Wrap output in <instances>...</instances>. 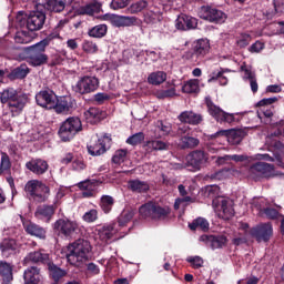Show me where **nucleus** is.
I'll use <instances>...</instances> for the list:
<instances>
[{"instance_id": "c9c22d12", "label": "nucleus", "mask_w": 284, "mask_h": 284, "mask_svg": "<svg viewBox=\"0 0 284 284\" xmlns=\"http://www.w3.org/2000/svg\"><path fill=\"white\" fill-rule=\"evenodd\" d=\"M182 92L185 94H199L201 92V88L199 87V80L193 79L189 80L182 87Z\"/></svg>"}, {"instance_id": "a878e982", "label": "nucleus", "mask_w": 284, "mask_h": 284, "mask_svg": "<svg viewBox=\"0 0 284 284\" xmlns=\"http://www.w3.org/2000/svg\"><path fill=\"white\" fill-rule=\"evenodd\" d=\"M24 265H30V263H50V255L43 251H33L27 254L23 260Z\"/></svg>"}, {"instance_id": "603ef678", "label": "nucleus", "mask_w": 284, "mask_h": 284, "mask_svg": "<svg viewBox=\"0 0 284 284\" xmlns=\"http://www.w3.org/2000/svg\"><path fill=\"white\" fill-rule=\"evenodd\" d=\"M190 203H194V199L191 196L179 197L174 202V210H180V207H187Z\"/></svg>"}, {"instance_id": "f8f14e48", "label": "nucleus", "mask_w": 284, "mask_h": 284, "mask_svg": "<svg viewBox=\"0 0 284 284\" xmlns=\"http://www.w3.org/2000/svg\"><path fill=\"white\" fill-rule=\"evenodd\" d=\"M210 54V40L200 39L193 43V51H186L184 59H205Z\"/></svg>"}, {"instance_id": "f704fd0d", "label": "nucleus", "mask_w": 284, "mask_h": 284, "mask_svg": "<svg viewBox=\"0 0 284 284\" xmlns=\"http://www.w3.org/2000/svg\"><path fill=\"white\" fill-rule=\"evenodd\" d=\"M48 270H49L50 276L53 278V281H55V283L61 281V278H63V276H65V274H68V272H65V270H62L61 267H59L50 262L48 263Z\"/></svg>"}, {"instance_id": "f257e3e1", "label": "nucleus", "mask_w": 284, "mask_h": 284, "mask_svg": "<svg viewBox=\"0 0 284 284\" xmlns=\"http://www.w3.org/2000/svg\"><path fill=\"white\" fill-rule=\"evenodd\" d=\"M92 256L90 241L79 239L67 246V260L73 267H83Z\"/></svg>"}, {"instance_id": "72a5a7b5", "label": "nucleus", "mask_w": 284, "mask_h": 284, "mask_svg": "<svg viewBox=\"0 0 284 284\" xmlns=\"http://www.w3.org/2000/svg\"><path fill=\"white\" fill-rule=\"evenodd\" d=\"M100 207L104 214H110L114 207V197L112 195H102L100 199Z\"/></svg>"}, {"instance_id": "c03bdc74", "label": "nucleus", "mask_w": 284, "mask_h": 284, "mask_svg": "<svg viewBox=\"0 0 284 284\" xmlns=\"http://www.w3.org/2000/svg\"><path fill=\"white\" fill-rule=\"evenodd\" d=\"M132 219H134V210H124L118 217V223L120 227H124V225H128Z\"/></svg>"}, {"instance_id": "8fccbe9b", "label": "nucleus", "mask_w": 284, "mask_h": 284, "mask_svg": "<svg viewBox=\"0 0 284 284\" xmlns=\"http://www.w3.org/2000/svg\"><path fill=\"white\" fill-rule=\"evenodd\" d=\"M145 8H148V1L140 0L138 2L132 3L129 7V12L131 14H139V12H143V10H145Z\"/></svg>"}, {"instance_id": "338daca9", "label": "nucleus", "mask_w": 284, "mask_h": 284, "mask_svg": "<svg viewBox=\"0 0 284 284\" xmlns=\"http://www.w3.org/2000/svg\"><path fill=\"white\" fill-rule=\"evenodd\" d=\"M264 214L265 216H267V219H271V220L278 219V211L276 209L266 207L264 210Z\"/></svg>"}, {"instance_id": "13d9d810", "label": "nucleus", "mask_w": 284, "mask_h": 284, "mask_svg": "<svg viewBox=\"0 0 284 284\" xmlns=\"http://www.w3.org/2000/svg\"><path fill=\"white\" fill-rule=\"evenodd\" d=\"M158 130H160L161 136H168V134L172 132V124L163 123V121H161L158 125Z\"/></svg>"}, {"instance_id": "5701e85b", "label": "nucleus", "mask_w": 284, "mask_h": 284, "mask_svg": "<svg viewBox=\"0 0 284 284\" xmlns=\"http://www.w3.org/2000/svg\"><path fill=\"white\" fill-rule=\"evenodd\" d=\"M54 212H57V209L54 205H39L34 212L36 219L38 221H43V223H50L52 221V216H54Z\"/></svg>"}, {"instance_id": "a18cd8bd", "label": "nucleus", "mask_w": 284, "mask_h": 284, "mask_svg": "<svg viewBox=\"0 0 284 284\" xmlns=\"http://www.w3.org/2000/svg\"><path fill=\"white\" fill-rule=\"evenodd\" d=\"M145 148L149 152H152L153 150L155 151L168 150V143L161 140H152L146 142Z\"/></svg>"}, {"instance_id": "bf43d9fd", "label": "nucleus", "mask_w": 284, "mask_h": 284, "mask_svg": "<svg viewBox=\"0 0 284 284\" xmlns=\"http://www.w3.org/2000/svg\"><path fill=\"white\" fill-rule=\"evenodd\" d=\"M236 43L240 48H247V44L252 43V37L250 34H242Z\"/></svg>"}, {"instance_id": "412c9836", "label": "nucleus", "mask_w": 284, "mask_h": 284, "mask_svg": "<svg viewBox=\"0 0 284 284\" xmlns=\"http://www.w3.org/2000/svg\"><path fill=\"white\" fill-rule=\"evenodd\" d=\"M199 27V20L192 16L181 14L175 20L176 30H196Z\"/></svg>"}, {"instance_id": "b1692460", "label": "nucleus", "mask_w": 284, "mask_h": 284, "mask_svg": "<svg viewBox=\"0 0 284 284\" xmlns=\"http://www.w3.org/2000/svg\"><path fill=\"white\" fill-rule=\"evenodd\" d=\"M24 284H43V276L41 270L37 266L28 267L23 273Z\"/></svg>"}, {"instance_id": "e2e57ef3", "label": "nucleus", "mask_w": 284, "mask_h": 284, "mask_svg": "<svg viewBox=\"0 0 284 284\" xmlns=\"http://www.w3.org/2000/svg\"><path fill=\"white\" fill-rule=\"evenodd\" d=\"M112 10H122V8L128 7V1L125 0H112L110 3Z\"/></svg>"}, {"instance_id": "cd10ccee", "label": "nucleus", "mask_w": 284, "mask_h": 284, "mask_svg": "<svg viewBox=\"0 0 284 284\" xmlns=\"http://www.w3.org/2000/svg\"><path fill=\"white\" fill-rule=\"evenodd\" d=\"M178 119L179 121H181V123H189V125H199V123L203 121V115L197 114L193 111H183L182 113H180Z\"/></svg>"}, {"instance_id": "680f3d73", "label": "nucleus", "mask_w": 284, "mask_h": 284, "mask_svg": "<svg viewBox=\"0 0 284 284\" xmlns=\"http://www.w3.org/2000/svg\"><path fill=\"white\" fill-rule=\"evenodd\" d=\"M257 116L258 119L263 120L264 118L265 119H272V116H274V112L272 111V109H260L257 111Z\"/></svg>"}, {"instance_id": "9b49d317", "label": "nucleus", "mask_w": 284, "mask_h": 284, "mask_svg": "<svg viewBox=\"0 0 284 284\" xmlns=\"http://www.w3.org/2000/svg\"><path fill=\"white\" fill-rule=\"evenodd\" d=\"M212 205L215 212H219L217 214L220 219H223L224 221H230V219L234 216V206L231 200H227L225 197H215L212 202Z\"/></svg>"}, {"instance_id": "0eeeda50", "label": "nucleus", "mask_w": 284, "mask_h": 284, "mask_svg": "<svg viewBox=\"0 0 284 284\" xmlns=\"http://www.w3.org/2000/svg\"><path fill=\"white\" fill-rule=\"evenodd\" d=\"M142 219H152V221H163L170 215V207H163L154 202H148L139 210Z\"/></svg>"}, {"instance_id": "7ed1b4c3", "label": "nucleus", "mask_w": 284, "mask_h": 284, "mask_svg": "<svg viewBox=\"0 0 284 284\" xmlns=\"http://www.w3.org/2000/svg\"><path fill=\"white\" fill-rule=\"evenodd\" d=\"M48 45H50V40L43 39L36 44L24 48L29 65L39 68L48 63V54H45V48Z\"/></svg>"}, {"instance_id": "20e7f679", "label": "nucleus", "mask_w": 284, "mask_h": 284, "mask_svg": "<svg viewBox=\"0 0 284 284\" xmlns=\"http://www.w3.org/2000/svg\"><path fill=\"white\" fill-rule=\"evenodd\" d=\"M220 136H225V139L231 143V145H239L241 141H243V138L245 136V133L241 130H220L215 132L214 134H211L207 136L209 143L206 144L207 151L212 152V154L219 152V148L214 146V142L216 139H220Z\"/></svg>"}, {"instance_id": "49530a36", "label": "nucleus", "mask_w": 284, "mask_h": 284, "mask_svg": "<svg viewBox=\"0 0 284 284\" xmlns=\"http://www.w3.org/2000/svg\"><path fill=\"white\" fill-rule=\"evenodd\" d=\"M128 159V150L125 149H120L116 150L112 156V163L115 165H121V163H125Z\"/></svg>"}, {"instance_id": "c756f323", "label": "nucleus", "mask_w": 284, "mask_h": 284, "mask_svg": "<svg viewBox=\"0 0 284 284\" xmlns=\"http://www.w3.org/2000/svg\"><path fill=\"white\" fill-rule=\"evenodd\" d=\"M23 227L27 234H30V236H37L38 239L45 237V229L41 227L39 224H34L33 222H24Z\"/></svg>"}, {"instance_id": "de8ad7c7", "label": "nucleus", "mask_w": 284, "mask_h": 284, "mask_svg": "<svg viewBox=\"0 0 284 284\" xmlns=\"http://www.w3.org/2000/svg\"><path fill=\"white\" fill-rule=\"evenodd\" d=\"M32 39L29 31H17L14 36L16 43H32Z\"/></svg>"}, {"instance_id": "4468645a", "label": "nucleus", "mask_w": 284, "mask_h": 284, "mask_svg": "<svg viewBox=\"0 0 284 284\" xmlns=\"http://www.w3.org/2000/svg\"><path fill=\"white\" fill-rule=\"evenodd\" d=\"M53 230L63 236H72L79 232V223L68 219H59L54 222Z\"/></svg>"}, {"instance_id": "423d86ee", "label": "nucleus", "mask_w": 284, "mask_h": 284, "mask_svg": "<svg viewBox=\"0 0 284 284\" xmlns=\"http://www.w3.org/2000/svg\"><path fill=\"white\" fill-rule=\"evenodd\" d=\"M83 130V124H81V119L79 118H68L62 124L60 125V129L58 131V134L64 143H68V141H72L79 132Z\"/></svg>"}, {"instance_id": "6ab92c4d", "label": "nucleus", "mask_w": 284, "mask_h": 284, "mask_svg": "<svg viewBox=\"0 0 284 284\" xmlns=\"http://www.w3.org/2000/svg\"><path fill=\"white\" fill-rule=\"evenodd\" d=\"M207 159L209 158L205 152L200 150L193 151L186 156V168H192L193 170H201Z\"/></svg>"}, {"instance_id": "4c0bfd02", "label": "nucleus", "mask_w": 284, "mask_h": 284, "mask_svg": "<svg viewBox=\"0 0 284 284\" xmlns=\"http://www.w3.org/2000/svg\"><path fill=\"white\" fill-rule=\"evenodd\" d=\"M0 274L3 276V283L12 281V265L8 262L0 261Z\"/></svg>"}, {"instance_id": "7c9ffc66", "label": "nucleus", "mask_w": 284, "mask_h": 284, "mask_svg": "<svg viewBox=\"0 0 284 284\" xmlns=\"http://www.w3.org/2000/svg\"><path fill=\"white\" fill-rule=\"evenodd\" d=\"M128 187L129 190H131V192H135L136 194H143L144 192H148L150 190V184L145 181L136 179L130 180L128 182Z\"/></svg>"}, {"instance_id": "5fc2aeb1", "label": "nucleus", "mask_w": 284, "mask_h": 284, "mask_svg": "<svg viewBox=\"0 0 284 284\" xmlns=\"http://www.w3.org/2000/svg\"><path fill=\"white\" fill-rule=\"evenodd\" d=\"M98 219H99V211H97V209H92L85 212L82 216V220L85 223H94V221H97Z\"/></svg>"}, {"instance_id": "3c124183", "label": "nucleus", "mask_w": 284, "mask_h": 284, "mask_svg": "<svg viewBox=\"0 0 284 284\" xmlns=\"http://www.w3.org/2000/svg\"><path fill=\"white\" fill-rule=\"evenodd\" d=\"M145 141V134L143 132L135 133L126 139L129 145H139Z\"/></svg>"}, {"instance_id": "ea45409f", "label": "nucleus", "mask_w": 284, "mask_h": 284, "mask_svg": "<svg viewBox=\"0 0 284 284\" xmlns=\"http://www.w3.org/2000/svg\"><path fill=\"white\" fill-rule=\"evenodd\" d=\"M190 230H202V232H207L210 230V222L204 217H197L189 224Z\"/></svg>"}, {"instance_id": "f03ea898", "label": "nucleus", "mask_w": 284, "mask_h": 284, "mask_svg": "<svg viewBox=\"0 0 284 284\" xmlns=\"http://www.w3.org/2000/svg\"><path fill=\"white\" fill-rule=\"evenodd\" d=\"M0 102L8 105L12 116H19L28 103V95L19 94L14 88H8L0 93Z\"/></svg>"}, {"instance_id": "79ce46f5", "label": "nucleus", "mask_w": 284, "mask_h": 284, "mask_svg": "<svg viewBox=\"0 0 284 284\" xmlns=\"http://www.w3.org/2000/svg\"><path fill=\"white\" fill-rule=\"evenodd\" d=\"M108 34V26L99 24L89 30V37H93V39H101Z\"/></svg>"}, {"instance_id": "052dcab7", "label": "nucleus", "mask_w": 284, "mask_h": 284, "mask_svg": "<svg viewBox=\"0 0 284 284\" xmlns=\"http://www.w3.org/2000/svg\"><path fill=\"white\" fill-rule=\"evenodd\" d=\"M241 70L244 72V79H247L248 81L256 79V73H254L247 65H242Z\"/></svg>"}, {"instance_id": "774afa93", "label": "nucleus", "mask_w": 284, "mask_h": 284, "mask_svg": "<svg viewBox=\"0 0 284 284\" xmlns=\"http://www.w3.org/2000/svg\"><path fill=\"white\" fill-rule=\"evenodd\" d=\"M110 99V95L108 93H97L94 95V101L98 102L99 105L105 103Z\"/></svg>"}, {"instance_id": "a211bd4d", "label": "nucleus", "mask_w": 284, "mask_h": 284, "mask_svg": "<svg viewBox=\"0 0 284 284\" xmlns=\"http://www.w3.org/2000/svg\"><path fill=\"white\" fill-rule=\"evenodd\" d=\"M45 24V13L43 11H33L27 18V28L30 32H37V30H41Z\"/></svg>"}, {"instance_id": "bb28decb", "label": "nucleus", "mask_w": 284, "mask_h": 284, "mask_svg": "<svg viewBox=\"0 0 284 284\" xmlns=\"http://www.w3.org/2000/svg\"><path fill=\"white\" fill-rule=\"evenodd\" d=\"M73 105L74 102L70 97L55 98V105L53 110L57 112V114H63L65 112H70Z\"/></svg>"}, {"instance_id": "58836bf2", "label": "nucleus", "mask_w": 284, "mask_h": 284, "mask_svg": "<svg viewBox=\"0 0 284 284\" xmlns=\"http://www.w3.org/2000/svg\"><path fill=\"white\" fill-rule=\"evenodd\" d=\"M0 250L4 256L12 254L17 250V241L3 240L0 244Z\"/></svg>"}, {"instance_id": "aec40b11", "label": "nucleus", "mask_w": 284, "mask_h": 284, "mask_svg": "<svg viewBox=\"0 0 284 284\" xmlns=\"http://www.w3.org/2000/svg\"><path fill=\"white\" fill-rule=\"evenodd\" d=\"M200 241L212 250H221L227 245V236L225 235H202Z\"/></svg>"}, {"instance_id": "f3484780", "label": "nucleus", "mask_w": 284, "mask_h": 284, "mask_svg": "<svg viewBox=\"0 0 284 284\" xmlns=\"http://www.w3.org/2000/svg\"><path fill=\"white\" fill-rule=\"evenodd\" d=\"M37 10H48L49 12H63L65 0H34Z\"/></svg>"}, {"instance_id": "69168bd1", "label": "nucleus", "mask_w": 284, "mask_h": 284, "mask_svg": "<svg viewBox=\"0 0 284 284\" xmlns=\"http://www.w3.org/2000/svg\"><path fill=\"white\" fill-rule=\"evenodd\" d=\"M85 162L81 159H75L72 162V169L75 170L77 172H81V170H85Z\"/></svg>"}, {"instance_id": "37998d69", "label": "nucleus", "mask_w": 284, "mask_h": 284, "mask_svg": "<svg viewBox=\"0 0 284 284\" xmlns=\"http://www.w3.org/2000/svg\"><path fill=\"white\" fill-rule=\"evenodd\" d=\"M199 143L201 142L196 138L183 136L181 139L180 145L182 150H192L193 148H197Z\"/></svg>"}, {"instance_id": "ddd939ff", "label": "nucleus", "mask_w": 284, "mask_h": 284, "mask_svg": "<svg viewBox=\"0 0 284 284\" xmlns=\"http://www.w3.org/2000/svg\"><path fill=\"white\" fill-rule=\"evenodd\" d=\"M199 14L201 19L210 21V23H225V19H227L225 12L212 7H201Z\"/></svg>"}, {"instance_id": "4d7b16f0", "label": "nucleus", "mask_w": 284, "mask_h": 284, "mask_svg": "<svg viewBox=\"0 0 284 284\" xmlns=\"http://www.w3.org/2000/svg\"><path fill=\"white\" fill-rule=\"evenodd\" d=\"M186 261L187 263H191L194 270H199L203 265V258L201 256H190Z\"/></svg>"}, {"instance_id": "6e6d98bb", "label": "nucleus", "mask_w": 284, "mask_h": 284, "mask_svg": "<svg viewBox=\"0 0 284 284\" xmlns=\"http://www.w3.org/2000/svg\"><path fill=\"white\" fill-rule=\"evenodd\" d=\"M156 97L159 99H172V97H176V89L160 90L156 92Z\"/></svg>"}, {"instance_id": "4be33fe9", "label": "nucleus", "mask_w": 284, "mask_h": 284, "mask_svg": "<svg viewBox=\"0 0 284 284\" xmlns=\"http://www.w3.org/2000/svg\"><path fill=\"white\" fill-rule=\"evenodd\" d=\"M112 142V139L109 136H103L98 139L94 144L88 146V152L91 156H101V154H105L108 151V145Z\"/></svg>"}, {"instance_id": "473e14b6", "label": "nucleus", "mask_w": 284, "mask_h": 284, "mask_svg": "<svg viewBox=\"0 0 284 284\" xmlns=\"http://www.w3.org/2000/svg\"><path fill=\"white\" fill-rule=\"evenodd\" d=\"M114 234H116V229H114V224L104 225L99 230V236L101 241H104V243H108V241H110V239H112Z\"/></svg>"}, {"instance_id": "c85d7f7f", "label": "nucleus", "mask_w": 284, "mask_h": 284, "mask_svg": "<svg viewBox=\"0 0 284 284\" xmlns=\"http://www.w3.org/2000/svg\"><path fill=\"white\" fill-rule=\"evenodd\" d=\"M111 23L114 28H130L136 23V18L128 16H112Z\"/></svg>"}, {"instance_id": "2f4dec72", "label": "nucleus", "mask_w": 284, "mask_h": 284, "mask_svg": "<svg viewBox=\"0 0 284 284\" xmlns=\"http://www.w3.org/2000/svg\"><path fill=\"white\" fill-rule=\"evenodd\" d=\"M166 80H168V73L163 71L152 72L148 77V83H150V85H161V83H165Z\"/></svg>"}, {"instance_id": "9d476101", "label": "nucleus", "mask_w": 284, "mask_h": 284, "mask_svg": "<svg viewBox=\"0 0 284 284\" xmlns=\"http://www.w3.org/2000/svg\"><path fill=\"white\" fill-rule=\"evenodd\" d=\"M97 90H99V78L92 75L80 78L75 85H73V91L77 94H91V92H97Z\"/></svg>"}, {"instance_id": "0e129e2a", "label": "nucleus", "mask_w": 284, "mask_h": 284, "mask_svg": "<svg viewBox=\"0 0 284 284\" xmlns=\"http://www.w3.org/2000/svg\"><path fill=\"white\" fill-rule=\"evenodd\" d=\"M97 10L98 8L95 4H87L81 8V14H89L90 17H92V14L97 12Z\"/></svg>"}, {"instance_id": "2eb2a0df", "label": "nucleus", "mask_w": 284, "mask_h": 284, "mask_svg": "<svg viewBox=\"0 0 284 284\" xmlns=\"http://www.w3.org/2000/svg\"><path fill=\"white\" fill-rule=\"evenodd\" d=\"M274 234V229L272 223H263L251 230V236L257 241V243H267L272 235Z\"/></svg>"}, {"instance_id": "6e6552de", "label": "nucleus", "mask_w": 284, "mask_h": 284, "mask_svg": "<svg viewBox=\"0 0 284 284\" xmlns=\"http://www.w3.org/2000/svg\"><path fill=\"white\" fill-rule=\"evenodd\" d=\"M275 174L274 164L267 162H257L248 168L247 176L253 181H261V179H272Z\"/></svg>"}, {"instance_id": "39448f33", "label": "nucleus", "mask_w": 284, "mask_h": 284, "mask_svg": "<svg viewBox=\"0 0 284 284\" xmlns=\"http://www.w3.org/2000/svg\"><path fill=\"white\" fill-rule=\"evenodd\" d=\"M24 192L37 203H45L50 199V186L40 180H30L24 185Z\"/></svg>"}, {"instance_id": "864d4df0", "label": "nucleus", "mask_w": 284, "mask_h": 284, "mask_svg": "<svg viewBox=\"0 0 284 284\" xmlns=\"http://www.w3.org/2000/svg\"><path fill=\"white\" fill-rule=\"evenodd\" d=\"M12 168V162H10V155L6 152H1L0 172H6Z\"/></svg>"}, {"instance_id": "09e8293b", "label": "nucleus", "mask_w": 284, "mask_h": 284, "mask_svg": "<svg viewBox=\"0 0 284 284\" xmlns=\"http://www.w3.org/2000/svg\"><path fill=\"white\" fill-rule=\"evenodd\" d=\"M82 50L87 54H97L99 52V45L93 41L84 40L82 42Z\"/></svg>"}, {"instance_id": "a19ab883", "label": "nucleus", "mask_w": 284, "mask_h": 284, "mask_svg": "<svg viewBox=\"0 0 284 284\" xmlns=\"http://www.w3.org/2000/svg\"><path fill=\"white\" fill-rule=\"evenodd\" d=\"M84 119L88 123H99L101 121V111L97 108H90L84 112Z\"/></svg>"}, {"instance_id": "e433bc0d", "label": "nucleus", "mask_w": 284, "mask_h": 284, "mask_svg": "<svg viewBox=\"0 0 284 284\" xmlns=\"http://www.w3.org/2000/svg\"><path fill=\"white\" fill-rule=\"evenodd\" d=\"M30 74V68H28V64H21L20 67H17L13 69L10 73L11 79H26Z\"/></svg>"}, {"instance_id": "dca6fc26", "label": "nucleus", "mask_w": 284, "mask_h": 284, "mask_svg": "<svg viewBox=\"0 0 284 284\" xmlns=\"http://www.w3.org/2000/svg\"><path fill=\"white\" fill-rule=\"evenodd\" d=\"M36 102L40 108L54 110V105H57V94L50 90H42L36 94Z\"/></svg>"}, {"instance_id": "393cba45", "label": "nucleus", "mask_w": 284, "mask_h": 284, "mask_svg": "<svg viewBox=\"0 0 284 284\" xmlns=\"http://www.w3.org/2000/svg\"><path fill=\"white\" fill-rule=\"evenodd\" d=\"M26 168L33 174L41 176V174H45V172H48V168L50 166L45 160L36 159L27 162Z\"/></svg>"}, {"instance_id": "1a4fd4ad", "label": "nucleus", "mask_w": 284, "mask_h": 284, "mask_svg": "<svg viewBox=\"0 0 284 284\" xmlns=\"http://www.w3.org/2000/svg\"><path fill=\"white\" fill-rule=\"evenodd\" d=\"M205 103H206L209 114L213 119H215L217 123H234L236 121L234 113H227L223 111V109H221L219 105L212 102V99L206 98Z\"/></svg>"}]
</instances>
